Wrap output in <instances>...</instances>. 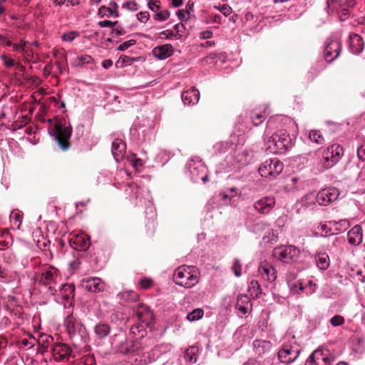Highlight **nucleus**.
<instances>
[{
  "mask_svg": "<svg viewBox=\"0 0 365 365\" xmlns=\"http://www.w3.org/2000/svg\"><path fill=\"white\" fill-rule=\"evenodd\" d=\"M70 244L76 250H86L90 246V240L84 235H76L70 240Z\"/></svg>",
  "mask_w": 365,
  "mask_h": 365,
  "instance_id": "21",
  "label": "nucleus"
},
{
  "mask_svg": "<svg viewBox=\"0 0 365 365\" xmlns=\"http://www.w3.org/2000/svg\"><path fill=\"white\" fill-rule=\"evenodd\" d=\"M85 365H95V359L93 357L88 356L85 358Z\"/></svg>",
  "mask_w": 365,
  "mask_h": 365,
  "instance_id": "64",
  "label": "nucleus"
},
{
  "mask_svg": "<svg viewBox=\"0 0 365 365\" xmlns=\"http://www.w3.org/2000/svg\"><path fill=\"white\" fill-rule=\"evenodd\" d=\"M150 17V14L148 11H141L137 14L138 19L143 23H145Z\"/></svg>",
  "mask_w": 365,
  "mask_h": 365,
  "instance_id": "48",
  "label": "nucleus"
},
{
  "mask_svg": "<svg viewBox=\"0 0 365 365\" xmlns=\"http://www.w3.org/2000/svg\"><path fill=\"white\" fill-rule=\"evenodd\" d=\"M73 133V128L69 124L66 125L61 121L56 122L52 129L51 135L63 151H67L71 148L70 138Z\"/></svg>",
  "mask_w": 365,
  "mask_h": 365,
  "instance_id": "2",
  "label": "nucleus"
},
{
  "mask_svg": "<svg viewBox=\"0 0 365 365\" xmlns=\"http://www.w3.org/2000/svg\"><path fill=\"white\" fill-rule=\"evenodd\" d=\"M259 272L264 279L269 282H273L277 278L275 268L267 262L261 264L259 267Z\"/></svg>",
  "mask_w": 365,
  "mask_h": 365,
  "instance_id": "22",
  "label": "nucleus"
},
{
  "mask_svg": "<svg viewBox=\"0 0 365 365\" xmlns=\"http://www.w3.org/2000/svg\"><path fill=\"white\" fill-rule=\"evenodd\" d=\"M123 8H126L131 11H135L138 9V5L135 1H128L124 4Z\"/></svg>",
  "mask_w": 365,
  "mask_h": 365,
  "instance_id": "46",
  "label": "nucleus"
},
{
  "mask_svg": "<svg viewBox=\"0 0 365 365\" xmlns=\"http://www.w3.org/2000/svg\"><path fill=\"white\" fill-rule=\"evenodd\" d=\"M64 326L71 339L76 342L83 340L86 334V328L73 314L67 316L64 320Z\"/></svg>",
  "mask_w": 365,
  "mask_h": 365,
  "instance_id": "6",
  "label": "nucleus"
},
{
  "mask_svg": "<svg viewBox=\"0 0 365 365\" xmlns=\"http://www.w3.org/2000/svg\"><path fill=\"white\" fill-rule=\"evenodd\" d=\"M55 63L57 66L61 73L68 70L67 57L65 53L61 54Z\"/></svg>",
  "mask_w": 365,
  "mask_h": 365,
  "instance_id": "33",
  "label": "nucleus"
},
{
  "mask_svg": "<svg viewBox=\"0 0 365 365\" xmlns=\"http://www.w3.org/2000/svg\"><path fill=\"white\" fill-rule=\"evenodd\" d=\"M26 44V42L24 41H21L20 43H12V46L14 50L19 51H24V47Z\"/></svg>",
  "mask_w": 365,
  "mask_h": 365,
  "instance_id": "54",
  "label": "nucleus"
},
{
  "mask_svg": "<svg viewBox=\"0 0 365 365\" xmlns=\"http://www.w3.org/2000/svg\"><path fill=\"white\" fill-rule=\"evenodd\" d=\"M343 154V147L339 144H333L322 152L320 164L324 169L328 170L340 160Z\"/></svg>",
  "mask_w": 365,
  "mask_h": 365,
  "instance_id": "5",
  "label": "nucleus"
},
{
  "mask_svg": "<svg viewBox=\"0 0 365 365\" xmlns=\"http://www.w3.org/2000/svg\"><path fill=\"white\" fill-rule=\"evenodd\" d=\"M218 10H220L225 16H229L232 12V9L227 5H223L220 7H215Z\"/></svg>",
  "mask_w": 365,
  "mask_h": 365,
  "instance_id": "52",
  "label": "nucleus"
},
{
  "mask_svg": "<svg viewBox=\"0 0 365 365\" xmlns=\"http://www.w3.org/2000/svg\"><path fill=\"white\" fill-rule=\"evenodd\" d=\"M83 287L89 292H99L103 289L104 284L99 278L95 277L84 280Z\"/></svg>",
  "mask_w": 365,
  "mask_h": 365,
  "instance_id": "20",
  "label": "nucleus"
},
{
  "mask_svg": "<svg viewBox=\"0 0 365 365\" xmlns=\"http://www.w3.org/2000/svg\"><path fill=\"white\" fill-rule=\"evenodd\" d=\"M51 351L54 359L59 362H67L72 356L71 348L63 343L54 344L51 349Z\"/></svg>",
  "mask_w": 365,
  "mask_h": 365,
  "instance_id": "10",
  "label": "nucleus"
},
{
  "mask_svg": "<svg viewBox=\"0 0 365 365\" xmlns=\"http://www.w3.org/2000/svg\"><path fill=\"white\" fill-rule=\"evenodd\" d=\"M348 241L352 245H358L362 242V229L360 225L354 226L347 234Z\"/></svg>",
  "mask_w": 365,
  "mask_h": 365,
  "instance_id": "24",
  "label": "nucleus"
},
{
  "mask_svg": "<svg viewBox=\"0 0 365 365\" xmlns=\"http://www.w3.org/2000/svg\"><path fill=\"white\" fill-rule=\"evenodd\" d=\"M249 292L254 298H258L262 294L261 287L257 280H252L249 284Z\"/></svg>",
  "mask_w": 365,
  "mask_h": 365,
  "instance_id": "31",
  "label": "nucleus"
},
{
  "mask_svg": "<svg viewBox=\"0 0 365 365\" xmlns=\"http://www.w3.org/2000/svg\"><path fill=\"white\" fill-rule=\"evenodd\" d=\"M275 205V198L266 196L257 200L254 203V208L260 214H268Z\"/></svg>",
  "mask_w": 365,
  "mask_h": 365,
  "instance_id": "15",
  "label": "nucleus"
},
{
  "mask_svg": "<svg viewBox=\"0 0 365 365\" xmlns=\"http://www.w3.org/2000/svg\"><path fill=\"white\" fill-rule=\"evenodd\" d=\"M62 289L68 297L70 294H73L75 290V287L73 284H65L63 286Z\"/></svg>",
  "mask_w": 365,
  "mask_h": 365,
  "instance_id": "47",
  "label": "nucleus"
},
{
  "mask_svg": "<svg viewBox=\"0 0 365 365\" xmlns=\"http://www.w3.org/2000/svg\"><path fill=\"white\" fill-rule=\"evenodd\" d=\"M309 139L319 145H322L324 143V138L321 134L319 130H312L310 131L309 135Z\"/></svg>",
  "mask_w": 365,
  "mask_h": 365,
  "instance_id": "34",
  "label": "nucleus"
},
{
  "mask_svg": "<svg viewBox=\"0 0 365 365\" xmlns=\"http://www.w3.org/2000/svg\"><path fill=\"white\" fill-rule=\"evenodd\" d=\"M118 296L127 301H135L138 298V294L133 291H125L120 293Z\"/></svg>",
  "mask_w": 365,
  "mask_h": 365,
  "instance_id": "37",
  "label": "nucleus"
},
{
  "mask_svg": "<svg viewBox=\"0 0 365 365\" xmlns=\"http://www.w3.org/2000/svg\"><path fill=\"white\" fill-rule=\"evenodd\" d=\"M109 6H110L109 7H111V9H113L115 16H116V17L118 16V12L117 11L118 6L116 4V2H115L114 1H111L109 4Z\"/></svg>",
  "mask_w": 365,
  "mask_h": 365,
  "instance_id": "61",
  "label": "nucleus"
},
{
  "mask_svg": "<svg viewBox=\"0 0 365 365\" xmlns=\"http://www.w3.org/2000/svg\"><path fill=\"white\" fill-rule=\"evenodd\" d=\"M170 16L168 10L160 11L153 15V19L158 21H166Z\"/></svg>",
  "mask_w": 365,
  "mask_h": 365,
  "instance_id": "38",
  "label": "nucleus"
},
{
  "mask_svg": "<svg viewBox=\"0 0 365 365\" xmlns=\"http://www.w3.org/2000/svg\"><path fill=\"white\" fill-rule=\"evenodd\" d=\"M189 266H180L178 267L173 274V280L176 284L190 288L198 282V277L191 271Z\"/></svg>",
  "mask_w": 365,
  "mask_h": 365,
  "instance_id": "4",
  "label": "nucleus"
},
{
  "mask_svg": "<svg viewBox=\"0 0 365 365\" xmlns=\"http://www.w3.org/2000/svg\"><path fill=\"white\" fill-rule=\"evenodd\" d=\"M194 9V2L191 0H189L185 6V11L187 14H190L191 11H193Z\"/></svg>",
  "mask_w": 365,
  "mask_h": 365,
  "instance_id": "59",
  "label": "nucleus"
},
{
  "mask_svg": "<svg viewBox=\"0 0 365 365\" xmlns=\"http://www.w3.org/2000/svg\"><path fill=\"white\" fill-rule=\"evenodd\" d=\"M232 269L234 272L236 277H239L242 274V264L240 259H235L234 260Z\"/></svg>",
  "mask_w": 365,
  "mask_h": 365,
  "instance_id": "40",
  "label": "nucleus"
},
{
  "mask_svg": "<svg viewBox=\"0 0 365 365\" xmlns=\"http://www.w3.org/2000/svg\"><path fill=\"white\" fill-rule=\"evenodd\" d=\"M153 55L158 59H165L173 53V47L171 44L158 46L153 50Z\"/></svg>",
  "mask_w": 365,
  "mask_h": 365,
  "instance_id": "23",
  "label": "nucleus"
},
{
  "mask_svg": "<svg viewBox=\"0 0 365 365\" xmlns=\"http://www.w3.org/2000/svg\"><path fill=\"white\" fill-rule=\"evenodd\" d=\"M145 327H147L145 324L138 322L130 328V333L135 336H138L139 338H143L147 334Z\"/></svg>",
  "mask_w": 365,
  "mask_h": 365,
  "instance_id": "30",
  "label": "nucleus"
},
{
  "mask_svg": "<svg viewBox=\"0 0 365 365\" xmlns=\"http://www.w3.org/2000/svg\"><path fill=\"white\" fill-rule=\"evenodd\" d=\"M267 150L272 153H284L291 146L289 135L283 130L274 133L267 141Z\"/></svg>",
  "mask_w": 365,
  "mask_h": 365,
  "instance_id": "3",
  "label": "nucleus"
},
{
  "mask_svg": "<svg viewBox=\"0 0 365 365\" xmlns=\"http://www.w3.org/2000/svg\"><path fill=\"white\" fill-rule=\"evenodd\" d=\"M339 195V190L335 187H327L319 191L317 195V201L320 205L327 206L335 201Z\"/></svg>",
  "mask_w": 365,
  "mask_h": 365,
  "instance_id": "13",
  "label": "nucleus"
},
{
  "mask_svg": "<svg viewBox=\"0 0 365 365\" xmlns=\"http://www.w3.org/2000/svg\"><path fill=\"white\" fill-rule=\"evenodd\" d=\"M126 145L120 139L116 138L112 143V153L117 162L121 160L125 154Z\"/></svg>",
  "mask_w": 365,
  "mask_h": 365,
  "instance_id": "18",
  "label": "nucleus"
},
{
  "mask_svg": "<svg viewBox=\"0 0 365 365\" xmlns=\"http://www.w3.org/2000/svg\"><path fill=\"white\" fill-rule=\"evenodd\" d=\"M133 312L136 315L138 322L145 324L147 328L151 329L153 323L154 318L153 314L147 306L138 304L133 307Z\"/></svg>",
  "mask_w": 365,
  "mask_h": 365,
  "instance_id": "9",
  "label": "nucleus"
},
{
  "mask_svg": "<svg viewBox=\"0 0 365 365\" xmlns=\"http://www.w3.org/2000/svg\"><path fill=\"white\" fill-rule=\"evenodd\" d=\"M315 260L317 267L322 270H326L330 265L329 257L326 252L317 254Z\"/></svg>",
  "mask_w": 365,
  "mask_h": 365,
  "instance_id": "26",
  "label": "nucleus"
},
{
  "mask_svg": "<svg viewBox=\"0 0 365 365\" xmlns=\"http://www.w3.org/2000/svg\"><path fill=\"white\" fill-rule=\"evenodd\" d=\"M330 225H334L336 226V230L339 232H343L345 230L349 225V222L346 220H340L339 222L336 221H330Z\"/></svg>",
  "mask_w": 365,
  "mask_h": 365,
  "instance_id": "39",
  "label": "nucleus"
},
{
  "mask_svg": "<svg viewBox=\"0 0 365 365\" xmlns=\"http://www.w3.org/2000/svg\"><path fill=\"white\" fill-rule=\"evenodd\" d=\"M139 284L143 289H148L152 285V280L148 278L142 279L140 280Z\"/></svg>",
  "mask_w": 365,
  "mask_h": 365,
  "instance_id": "51",
  "label": "nucleus"
},
{
  "mask_svg": "<svg viewBox=\"0 0 365 365\" xmlns=\"http://www.w3.org/2000/svg\"><path fill=\"white\" fill-rule=\"evenodd\" d=\"M185 29L183 24H177L174 26V29L175 30L176 33L175 34V38L177 39L180 38L182 36V31Z\"/></svg>",
  "mask_w": 365,
  "mask_h": 365,
  "instance_id": "45",
  "label": "nucleus"
},
{
  "mask_svg": "<svg viewBox=\"0 0 365 365\" xmlns=\"http://www.w3.org/2000/svg\"><path fill=\"white\" fill-rule=\"evenodd\" d=\"M58 276V270L56 267L44 264L41 272L35 273L34 279L40 285L48 286L50 294H54L56 289L52 285L56 283Z\"/></svg>",
  "mask_w": 365,
  "mask_h": 365,
  "instance_id": "1",
  "label": "nucleus"
},
{
  "mask_svg": "<svg viewBox=\"0 0 365 365\" xmlns=\"http://www.w3.org/2000/svg\"><path fill=\"white\" fill-rule=\"evenodd\" d=\"M160 36H163L167 38H170L172 37H175V34L172 30H165L160 34Z\"/></svg>",
  "mask_w": 365,
  "mask_h": 365,
  "instance_id": "60",
  "label": "nucleus"
},
{
  "mask_svg": "<svg viewBox=\"0 0 365 365\" xmlns=\"http://www.w3.org/2000/svg\"><path fill=\"white\" fill-rule=\"evenodd\" d=\"M136 43V40L135 39H130L129 41H125L123 42V43H121L118 47V51H124L125 50H127L129 47L135 45Z\"/></svg>",
  "mask_w": 365,
  "mask_h": 365,
  "instance_id": "44",
  "label": "nucleus"
},
{
  "mask_svg": "<svg viewBox=\"0 0 365 365\" xmlns=\"http://www.w3.org/2000/svg\"><path fill=\"white\" fill-rule=\"evenodd\" d=\"M345 322L344 317L341 315H335L330 319V323L334 327H339L342 325Z\"/></svg>",
  "mask_w": 365,
  "mask_h": 365,
  "instance_id": "43",
  "label": "nucleus"
},
{
  "mask_svg": "<svg viewBox=\"0 0 365 365\" xmlns=\"http://www.w3.org/2000/svg\"><path fill=\"white\" fill-rule=\"evenodd\" d=\"M0 44H5L6 46H11L12 43L6 36L1 35Z\"/></svg>",
  "mask_w": 365,
  "mask_h": 365,
  "instance_id": "62",
  "label": "nucleus"
},
{
  "mask_svg": "<svg viewBox=\"0 0 365 365\" xmlns=\"http://www.w3.org/2000/svg\"><path fill=\"white\" fill-rule=\"evenodd\" d=\"M283 164L278 159L266 160L259 168V174L264 178L276 177L283 170Z\"/></svg>",
  "mask_w": 365,
  "mask_h": 365,
  "instance_id": "8",
  "label": "nucleus"
},
{
  "mask_svg": "<svg viewBox=\"0 0 365 365\" xmlns=\"http://www.w3.org/2000/svg\"><path fill=\"white\" fill-rule=\"evenodd\" d=\"M213 36V33L210 30L203 31L200 34V38L201 39H209Z\"/></svg>",
  "mask_w": 365,
  "mask_h": 365,
  "instance_id": "56",
  "label": "nucleus"
},
{
  "mask_svg": "<svg viewBox=\"0 0 365 365\" xmlns=\"http://www.w3.org/2000/svg\"><path fill=\"white\" fill-rule=\"evenodd\" d=\"M250 303V299L247 295H240L237 297L236 308L242 314H246L248 311L247 304Z\"/></svg>",
  "mask_w": 365,
  "mask_h": 365,
  "instance_id": "27",
  "label": "nucleus"
},
{
  "mask_svg": "<svg viewBox=\"0 0 365 365\" xmlns=\"http://www.w3.org/2000/svg\"><path fill=\"white\" fill-rule=\"evenodd\" d=\"M93 61H94V59L93 58L92 56L87 55V54H83V55H81V56H78L76 58V66H83L85 64L92 63Z\"/></svg>",
  "mask_w": 365,
  "mask_h": 365,
  "instance_id": "35",
  "label": "nucleus"
},
{
  "mask_svg": "<svg viewBox=\"0 0 365 365\" xmlns=\"http://www.w3.org/2000/svg\"><path fill=\"white\" fill-rule=\"evenodd\" d=\"M333 358L320 349L315 350L308 358L306 365H331Z\"/></svg>",
  "mask_w": 365,
  "mask_h": 365,
  "instance_id": "14",
  "label": "nucleus"
},
{
  "mask_svg": "<svg viewBox=\"0 0 365 365\" xmlns=\"http://www.w3.org/2000/svg\"><path fill=\"white\" fill-rule=\"evenodd\" d=\"M197 347L196 346H190L188 348L185 352V359L190 364H194L197 361Z\"/></svg>",
  "mask_w": 365,
  "mask_h": 365,
  "instance_id": "32",
  "label": "nucleus"
},
{
  "mask_svg": "<svg viewBox=\"0 0 365 365\" xmlns=\"http://www.w3.org/2000/svg\"><path fill=\"white\" fill-rule=\"evenodd\" d=\"M112 33H115L118 36L125 34L126 31L122 26H118L115 28H113Z\"/></svg>",
  "mask_w": 365,
  "mask_h": 365,
  "instance_id": "57",
  "label": "nucleus"
},
{
  "mask_svg": "<svg viewBox=\"0 0 365 365\" xmlns=\"http://www.w3.org/2000/svg\"><path fill=\"white\" fill-rule=\"evenodd\" d=\"M128 342L124 334H117L112 337L111 345L120 354H128Z\"/></svg>",
  "mask_w": 365,
  "mask_h": 365,
  "instance_id": "17",
  "label": "nucleus"
},
{
  "mask_svg": "<svg viewBox=\"0 0 365 365\" xmlns=\"http://www.w3.org/2000/svg\"><path fill=\"white\" fill-rule=\"evenodd\" d=\"M357 155L361 160L365 161V144L358 148Z\"/></svg>",
  "mask_w": 365,
  "mask_h": 365,
  "instance_id": "53",
  "label": "nucleus"
},
{
  "mask_svg": "<svg viewBox=\"0 0 365 365\" xmlns=\"http://www.w3.org/2000/svg\"><path fill=\"white\" fill-rule=\"evenodd\" d=\"M300 350L292 346L290 344H284L278 352V358L282 363L289 364L294 361L299 354Z\"/></svg>",
  "mask_w": 365,
  "mask_h": 365,
  "instance_id": "12",
  "label": "nucleus"
},
{
  "mask_svg": "<svg viewBox=\"0 0 365 365\" xmlns=\"http://www.w3.org/2000/svg\"><path fill=\"white\" fill-rule=\"evenodd\" d=\"M160 1H155V0H150L148 2V7L152 11L158 10L160 9V5L156 4L157 3H159Z\"/></svg>",
  "mask_w": 365,
  "mask_h": 365,
  "instance_id": "58",
  "label": "nucleus"
},
{
  "mask_svg": "<svg viewBox=\"0 0 365 365\" xmlns=\"http://www.w3.org/2000/svg\"><path fill=\"white\" fill-rule=\"evenodd\" d=\"M341 51V43L339 40L329 41L324 47V57L328 63L332 62L340 54Z\"/></svg>",
  "mask_w": 365,
  "mask_h": 365,
  "instance_id": "11",
  "label": "nucleus"
},
{
  "mask_svg": "<svg viewBox=\"0 0 365 365\" xmlns=\"http://www.w3.org/2000/svg\"><path fill=\"white\" fill-rule=\"evenodd\" d=\"M349 10L348 9H341L339 12V17L341 21H344L349 16Z\"/></svg>",
  "mask_w": 365,
  "mask_h": 365,
  "instance_id": "55",
  "label": "nucleus"
},
{
  "mask_svg": "<svg viewBox=\"0 0 365 365\" xmlns=\"http://www.w3.org/2000/svg\"><path fill=\"white\" fill-rule=\"evenodd\" d=\"M182 101L185 105H194L200 98V92L195 88L184 91L181 95Z\"/></svg>",
  "mask_w": 365,
  "mask_h": 365,
  "instance_id": "19",
  "label": "nucleus"
},
{
  "mask_svg": "<svg viewBox=\"0 0 365 365\" xmlns=\"http://www.w3.org/2000/svg\"><path fill=\"white\" fill-rule=\"evenodd\" d=\"M118 24V21H109V20H105V21H99L98 23V24L103 28V27H113L115 26V25H117Z\"/></svg>",
  "mask_w": 365,
  "mask_h": 365,
  "instance_id": "49",
  "label": "nucleus"
},
{
  "mask_svg": "<svg viewBox=\"0 0 365 365\" xmlns=\"http://www.w3.org/2000/svg\"><path fill=\"white\" fill-rule=\"evenodd\" d=\"M110 327L108 324L101 322L94 327V333L99 339L106 338L110 333Z\"/></svg>",
  "mask_w": 365,
  "mask_h": 365,
  "instance_id": "25",
  "label": "nucleus"
},
{
  "mask_svg": "<svg viewBox=\"0 0 365 365\" xmlns=\"http://www.w3.org/2000/svg\"><path fill=\"white\" fill-rule=\"evenodd\" d=\"M110 318L112 322H117L123 319V314L120 312H115L111 314Z\"/></svg>",
  "mask_w": 365,
  "mask_h": 365,
  "instance_id": "50",
  "label": "nucleus"
},
{
  "mask_svg": "<svg viewBox=\"0 0 365 365\" xmlns=\"http://www.w3.org/2000/svg\"><path fill=\"white\" fill-rule=\"evenodd\" d=\"M113 11L111 7H106L105 6H102L98 9V15H100L101 17L103 16H111L113 15Z\"/></svg>",
  "mask_w": 365,
  "mask_h": 365,
  "instance_id": "42",
  "label": "nucleus"
},
{
  "mask_svg": "<svg viewBox=\"0 0 365 365\" xmlns=\"http://www.w3.org/2000/svg\"><path fill=\"white\" fill-rule=\"evenodd\" d=\"M149 342L153 341L152 339H148ZM147 340L143 342L141 341H129L128 342V354H135L140 349H144V346L146 345Z\"/></svg>",
  "mask_w": 365,
  "mask_h": 365,
  "instance_id": "28",
  "label": "nucleus"
},
{
  "mask_svg": "<svg viewBox=\"0 0 365 365\" xmlns=\"http://www.w3.org/2000/svg\"><path fill=\"white\" fill-rule=\"evenodd\" d=\"M78 36H79V33L76 31H72L63 34L62 35V39L65 41L72 42Z\"/></svg>",
  "mask_w": 365,
  "mask_h": 365,
  "instance_id": "41",
  "label": "nucleus"
},
{
  "mask_svg": "<svg viewBox=\"0 0 365 365\" xmlns=\"http://www.w3.org/2000/svg\"><path fill=\"white\" fill-rule=\"evenodd\" d=\"M145 327H147L145 324L138 322L130 328V333L135 336H138L139 338H143L147 334Z\"/></svg>",
  "mask_w": 365,
  "mask_h": 365,
  "instance_id": "29",
  "label": "nucleus"
},
{
  "mask_svg": "<svg viewBox=\"0 0 365 365\" xmlns=\"http://www.w3.org/2000/svg\"><path fill=\"white\" fill-rule=\"evenodd\" d=\"M132 165L137 168L143 165V160L140 158H135V159L132 160Z\"/></svg>",
  "mask_w": 365,
  "mask_h": 365,
  "instance_id": "63",
  "label": "nucleus"
},
{
  "mask_svg": "<svg viewBox=\"0 0 365 365\" xmlns=\"http://www.w3.org/2000/svg\"><path fill=\"white\" fill-rule=\"evenodd\" d=\"M204 312L202 309H195L187 315V320L192 322L198 320L203 317Z\"/></svg>",
  "mask_w": 365,
  "mask_h": 365,
  "instance_id": "36",
  "label": "nucleus"
},
{
  "mask_svg": "<svg viewBox=\"0 0 365 365\" xmlns=\"http://www.w3.org/2000/svg\"><path fill=\"white\" fill-rule=\"evenodd\" d=\"M269 114L268 106L267 105H260L254 108L250 113V119L255 126L259 125L267 117Z\"/></svg>",
  "mask_w": 365,
  "mask_h": 365,
  "instance_id": "16",
  "label": "nucleus"
},
{
  "mask_svg": "<svg viewBox=\"0 0 365 365\" xmlns=\"http://www.w3.org/2000/svg\"><path fill=\"white\" fill-rule=\"evenodd\" d=\"M273 257L285 263H291L298 259L299 250L293 245H285L275 247L272 252Z\"/></svg>",
  "mask_w": 365,
  "mask_h": 365,
  "instance_id": "7",
  "label": "nucleus"
}]
</instances>
